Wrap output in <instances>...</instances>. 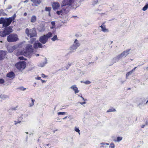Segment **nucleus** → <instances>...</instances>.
Segmentation results:
<instances>
[{"label":"nucleus","mask_w":148,"mask_h":148,"mask_svg":"<svg viewBox=\"0 0 148 148\" xmlns=\"http://www.w3.org/2000/svg\"><path fill=\"white\" fill-rule=\"evenodd\" d=\"M121 58L119 55H118L116 57H114L112 60V64L110 65L109 66L112 65L114 63H116L119 61V60Z\"/></svg>","instance_id":"9d476101"},{"label":"nucleus","mask_w":148,"mask_h":148,"mask_svg":"<svg viewBox=\"0 0 148 148\" xmlns=\"http://www.w3.org/2000/svg\"><path fill=\"white\" fill-rule=\"evenodd\" d=\"M132 73H133L131 71L127 72L126 74L127 79V77L131 75V74H132Z\"/></svg>","instance_id":"7c9ffc66"},{"label":"nucleus","mask_w":148,"mask_h":148,"mask_svg":"<svg viewBox=\"0 0 148 148\" xmlns=\"http://www.w3.org/2000/svg\"><path fill=\"white\" fill-rule=\"evenodd\" d=\"M53 8L54 10H56L58 9L60 7V4L58 2H54L52 5Z\"/></svg>","instance_id":"ddd939ff"},{"label":"nucleus","mask_w":148,"mask_h":148,"mask_svg":"<svg viewBox=\"0 0 148 148\" xmlns=\"http://www.w3.org/2000/svg\"><path fill=\"white\" fill-rule=\"evenodd\" d=\"M71 64L70 63H68L67 66L66 67V69L67 70L70 67V66H71Z\"/></svg>","instance_id":"4c0bfd02"},{"label":"nucleus","mask_w":148,"mask_h":148,"mask_svg":"<svg viewBox=\"0 0 148 148\" xmlns=\"http://www.w3.org/2000/svg\"><path fill=\"white\" fill-rule=\"evenodd\" d=\"M68 118H69L71 120L73 119V117L71 116V115H69L68 116Z\"/></svg>","instance_id":"79ce46f5"},{"label":"nucleus","mask_w":148,"mask_h":148,"mask_svg":"<svg viewBox=\"0 0 148 148\" xmlns=\"http://www.w3.org/2000/svg\"><path fill=\"white\" fill-rule=\"evenodd\" d=\"M51 9V7H46L45 8V11L48 12H50V11Z\"/></svg>","instance_id":"cd10ccee"},{"label":"nucleus","mask_w":148,"mask_h":148,"mask_svg":"<svg viewBox=\"0 0 148 148\" xmlns=\"http://www.w3.org/2000/svg\"><path fill=\"white\" fill-rule=\"evenodd\" d=\"M36 40V38H31L30 40V42L32 44Z\"/></svg>","instance_id":"72a5a7b5"},{"label":"nucleus","mask_w":148,"mask_h":148,"mask_svg":"<svg viewBox=\"0 0 148 148\" xmlns=\"http://www.w3.org/2000/svg\"><path fill=\"white\" fill-rule=\"evenodd\" d=\"M116 110L115 109L112 108L111 109H110L108 110L107 111V112H113L116 111Z\"/></svg>","instance_id":"c85d7f7f"},{"label":"nucleus","mask_w":148,"mask_h":148,"mask_svg":"<svg viewBox=\"0 0 148 148\" xmlns=\"http://www.w3.org/2000/svg\"><path fill=\"white\" fill-rule=\"evenodd\" d=\"M28 1V0H25V1H24V3L27 2Z\"/></svg>","instance_id":"052dcab7"},{"label":"nucleus","mask_w":148,"mask_h":148,"mask_svg":"<svg viewBox=\"0 0 148 148\" xmlns=\"http://www.w3.org/2000/svg\"><path fill=\"white\" fill-rule=\"evenodd\" d=\"M7 15V14L4 12L3 9H1L0 10V16H5Z\"/></svg>","instance_id":"5701e85b"},{"label":"nucleus","mask_w":148,"mask_h":148,"mask_svg":"<svg viewBox=\"0 0 148 148\" xmlns=\"http://www.w3.org/2000/svg\"><path fill=\"white\" fill-rule=\"evenodd\" d=\"M82 100L83 101H85L86 100H85V99L83 97H82Z\"/></svg>","instance_id":"338daca9"},{"label":"nucleus","mask_w":148,"mask_h":148,"mask_svg":"<svg viewBox=\"0 0 148 148\" xmlns=\"http://www.w3.org/2000/svg\"><path fill=\"white\" fill-rule=\"evenodd\" d=\"M55 22L54 21L51 22V24L53 26H54L55 25Z\"/></svg>","instance_id":"37998d69"},{"label":"nucleus","mask_w":148,"mask_h":148,"mask_svg":"<svg viewBox=\"0 0 148 148\" xmlns=\"http://www.w3.org/2000/svg\"><path fill=\"white\" fill-rule=\"evenodd\" d=\"M74 2V0H64L62 3V7H63L66 5L71 6Z\"/></svg>","instance_id":"6e6552de"},{"label":"nucleus","mask_w":148,"mask_h":148,"mask_svg":"<svg viewBox=\"0 0 148 148\" xmlns=\"http://www.w3.org/2000/svg\"><path fill=\"white\" fill-rule=\"evenodd\" d=\"M4 30L7 33L8 35L10 33L12 32V28L11 27H5Z\"/></svg>","instance_id":"2eb2a0df"},{"label":"nucleus","mask_w":148,"mask_h":148,"mask_svg":"<svg viewBox=\"0 0 148 148\" xmlns=\"http://www.w3.org/2000/svg\"><path fill=\"white\" fill-rule=\"evenodd\" d=\"M47 60L46 58L45 59V62H42L40 63L39 64L38 66L41 67H43L45 66V64L47 63Z\"/></svg>","instance_id":"a211bd4d"},{"label":"nucleus","mask_w":148,"mask_h":148,"mask_svg":"<svg viewBox=\"0 0 148 148\" xmlns=\"http://www.w3.org/2000/svg\"><path fill=\"white\" fill-rule=\"evenodd\" d=\"M106 143H101L100 144H101V145H106Z\"/></svg>","instance_id":"864d4df0"},{"label":"nucleus","mask_w":148,"mask_h":148,"mask_svg":"<svg viewBox=\"0 0 148 148\" xmlns=\"http://www.w3.org/2000/svg\"><path fill=\"white\" fill-rule=\"evenodd\" d=\"M83 83L86 84H89L90 83V82L89 81H86L85 82H84Z\"/></svg>","instance_id":"58836bf2"},{"label":"nucleus","mask_w":148,"mask_h":148,"mask_svg":"<svg viewBox=\"0 0 148 148\" xmlns=\"http://www.w3.org/2000/svg\"><path fill=\"white\" fill-rule=\"evenodd\" d=\"M66 113V112H58V115H64Z\"/></svg>","instance_id":"e433bc0d"},{"label":"nucleus","mask_w":148,"mask_h":148,"mask_svg":"<svg viewBox=\"0 0 148 148\" xmlns=\"http://www.w3.org/2000/svg\"><path fill=\"white\" fill-rule=\"evenodd\" d=\"M27 138H28V136H27L26 138V141H27Z\"/></svg>","instance_id":"0e129e2a"},{"label":"nucleus","mask_w":148,"mask_h":148,"mask_svg":"<svg viewBox=\"0 0 148 148\" xmlns=\"http://www.w3.org/2000/svg\"><path fill=\"white\" fill-rule=\"evenodd\" d=\"M4 82V80L2 78H0V84H3Z\"/></svg>","instance_id":"ea45409f"},{"label":"nucleus","mask_w":148,"mask_h":148,"mask_svg":"<svg viewBox=\"0 0 148 148\" xmlns=\"http://www.w3.org/2000/svg\"><path fill=\"white\" fill-rule=\"evenodd\" d=\"M115 145L113 143H111L109 147L110 148H114Z\"/></svg>","instance_id":"c9c22d12"},{"label":"nucleus","mask_w":148,"mask_h":148,"mask_svg":"<svg viewBox=\"0 0 148 148\" xmlns=\"http://www.w3.org/2000/svg\"><path fill=\"white\" fill-rule=\"evenodd\" d=\"M7 76L10 78H14L15 76V74L13 72H11L7 74Z\"/></svg>","instance_id":"6ab92c4d"},{"label":"nucleus","mask_w":148,"mask_h":148,"mask_svg":"<svg viewBox=\"0 0 148 148\" xmlns=\"http://www.w3.org/2000/svg\"><path fill=\"white\" fill-rule=\"evenodd\" d=\"M141 100H142V102H141L139 104V105H140L142 104H143V103H145V100H146L144 98H141Z\"/></svg>","instance_id":"473e14b6"},{"label":"nucleus","mask_w":148,"mask_h":148,"mask_svg":"<svg viewBox=\"0 0 148 148\" xmlns=\"http://www.w3.org/2000/svg\"><path fill=\"white\" fill-rule=\"evenodd\" d=\"M148 8V2L146 3L145 6L142 9L143 10V11H146Z\"/></svg>","instance_id":"a878e982"},{"label":"nucleus","mask_w":148,"mask_h":148,"mask_svg":"<svg viewBox=\"0 0 148 148\" xmlns=\"http://www.w3.org/2000/svg\"><path fill=\"white\" fill-rule=\"evenodd\" d=\"M101 28L102 31L104 32H109V30L106 28L105 25L103 23L102 25L99 26Z\"/></svg>","instance_id":"f3484780"},{"label":"nucleus","mask_w":148,"mask_h":148,"mask_svg":"<svg viewBox=\"0 0 148 148\" xmlns=\"http://www.w3.org/2000/svg\"><path fill=\"white\" fill-rule=\"evenodd\" d=\"M19 59L21 60H26V59H25L23 56L19 57Z\"/></svg>","instance_id":"a19ab883"},{"label":"nucleus","mask_w":148,"mask_h":148,"mask_svg":"<svg viewBox=\"0 0 148 148\" xmlns=\"http://www.w3.org/2000/svg\"><path fill=\"white\" fill-rule=\"evenodd\" d=\"M122 137L119 136L117 137L116 140L114 139L113 140L115 142H119L122 140Z\"/></svg>","instance_id":"b1692460"},{"label":"nucleus","mask_w":148,"mask_h":148,"mask_svg":"<svg viewBox=\"0 0 148 148\" xmlns=\"http://www.w3.org/2000/svg\"><path fill=\"white\" fill-rule=\"evenodd\" d=\"M68 117V116H66L65 117L63 118L62 119L63 120L65 119H66Z\"/></svg>","instance_id":"4d7b16f0"},{"label":"nucleus","mask_w":148,"mask_h":148,"mask_svg":"<svg viewBox=\"0 0 148 148\" xmlns=\"http://www.w3.org/2000/svg\"><path fill=\"white\" fill-rule=\"evenodd\" d=\"M46 46L45 45H42L38 41L35 42L34 44V47L35 49L39 48H45Z\"/></svg>","instance_id":"1a4fd4ad"},{"label":"nucleus","mask_w":148,"mask_h":148,"mask_svg":"<svg viewBox=\"0 0 148 148\" xmlns=\"http://www.w3.org/2000/svg\"><path fill=\"white\" fill-rule=\"evenodd\" d=\"M37 17L35 15L32 16L31 18L30 22L31 23H34L36 21Z\"/></svg>","instance_id":"aec40b11"},{"label":"nucleus","mask_w":148,"mask_h":148,"mask_svg":"<svg viewBox=\"0 0 148 148\" xmlns=\"http://www.w3.org/2000/svg\"><path fill=\"white\" fill-rule=\"evenodd\" d=\"M7 52L6 51H0V60L3 59L7 54Z\"/></svg>","instance_id":"9b49d317"},{"label":"nucleus","mask_w":148,"mask_h":148,"mask_svg":"<svg viewBox=\"0 0 148 148\" xmlns=\"http://www.w3.org/2000/svg\"><path fill=\"white\" fill-rule=\"evenodd\" d=\"M58 70L59 71H62L63 70L62 69H59Z\"/></svg>","instance_id":"69168bd1"},{"label":"nucleus","mask_w":148,"mask_h":148,"mask_svg":"<svg viewBox=\"0 0 148 148\" xmlns=\"http://www.w3.org/2000/svg\"><path fill=\"white\" fill-rule=\"evenodd\" d=\"M34 49L32 45L28 44L27 45L26 47V51L25 53V54L29 55L33 51Z\"/></svg>","instance_id":"0eeeda50"},{"label":"nucleus","mask_w":148,"mask_h":148,"mask_svg":"<svg viewBox=\"0 0 148 148\" xmlns=\"http://www.w3.org/2000/svg\"><path fill=\"white\" fill-rule=\"evenodd\" d=\"M18 40L17 35L16 34H11L8 36L7 38V40L9 42H15Z\"/></svg>","instance_id":"39448f33"},{"label":"nucleus","mask_w":148,"mask_h":148,"mask_svg":"<svg viewBox=\"0 0 148 148\" xmlns=\"http://www.w3.org/2000/svg\"><path fill=\"white\" fill-rule=\"evenodd\" d=\"M16 67L19 70L22 71L26 67V63L24 61L19 62L15 65Z\"/></svg>","instance_id":"423d86ee"},{"label":"nucleus","mask_w":148,"mask_h":148,"mask_svg":"<svg viewBox=\"0 0 148 148\" xmlns=\"http://www.w3.org/2000/svg\"><path fill=\"white\" fill-rule=\"evenodd\" d=\"M78 96L82 98V97H83L82 95L80 96L79 95H78Z\"/></svg>","instance_id":"774afa93"},{"label":"nucleus","mask_w":148,"mask_h":148,"mask_svg":"<svg viewBox=\"0 0 148 148\" xmlns=\"http://www.w3.org/2000/svg\"><path fill=\"white\" fill-rule=\"evenodd\" d=\"M51 40L53 41H54L56 40H58V38H57V35H55L53 37L51 38Z\"/></svg>","instance_id":"c756f323"},{"label":"nucleus","mask_w":148,"mask_h":148,"mask_svg":"<svg viewBox=\"0 0 148 148\" xmlns=\"http://www.w3.org/2000/svg\"><path fill=\"white\" fill-rule=\"evenodd\" d=\"M16 16V14H15L12 16L8 18L1 17L0 18V24H3V27H7L11 24L12 21L14 23V20Z\"/></svg>","instance_id":"f257e3e1"},{"label":"nucleus","mask_w":148,"mask_h":148,"mask_svg":"<svg viewBox=\"0 0 148 148\" xmlns=\"http://www.w3.org/2000/svg\"><path fill=\"white\" fill-rule=\"evenodd\" d=\"M49 12V16H51V14H50V12Z\"/></svg>","instance_id":"680f3d73"},{"label":"nucleus","mask_w":148,"mask_h":148,"mask_svg":"<svg viewBox=\"0 0 148 148\" xmlns=\"http://www.w3.org/2000/svg\"><path fill=\"white\" fill-rule=\"evenodd\" d=\"M25 32L27 36L30 38L35 37L37 35L36 31L34 28L30 29L27 28L25 29Z\"/></svg>","instance_id":"f03ea898"},{"label":"nucleus","mask_w":148,"mask_h":148,"mask_svg":"<svg viewBox=\"0 0 148 148\" xmlns=\"http://www.w3.org/2000/svg\"><path fill=\"white\" fill-rule=\"evenodd\" d=\"M41 81H42V83H44L46 81L45 80H43L42 79H41Z\"/></svg>","instance_id":"6e6d98bb"},{"label":"nucleus","mask_w":148,"mask_h":148,"mask_svg":"<svg viewBox=\"0 0 148 148\" xmlns=\"http://www.w3.org/2000/svg\"><path fill=\"white\" fill-rule=\"evenodd\" d=\"M14 122L15 123L14 124L15 125H16V124L17 123H20V122H21V121H18L17 122H16V121H14Z\"/></svg>","instance_id":"8fccbe9b"},{"label":"nucleus","mask_w":148,"mask_h":148,"mask_svg":"<svg viewBox=\"0 0 148 148\" xmlns=\"http://www.w3.org/2000/svg\"><path fill=\"white\" fill-rule=\"evenodd\" d=\"M79 46L80 44L78 41L77 39H76L75 40L73 44L71 45L70 47V53H72V52L75 51L77 47Z\"/></svg>","instance_id":"20e7f679"},{"label":"nucleus","mask_w":148,"mask_h":148,"mask_svg":"<svg viewBox=\"0 0 148 148\" xmlns=\"http://www.w3.org/2000/svg\"><path fill=\"white\" fill-rule=\"evenodd\" d=\"M145 124L146 125H148V120L146 121L145 123Z\"/></svg>","instance_id":"3c124183"},{"label":"nucleus","mask_w":148,"mask_h":148,"mask_svg":"<svg viewBox=\"0 0 148 148\" xmlns=\"http://www.w3.org/2000/svg\"><path fill=\"white\" fill-rule=\"evenodd\" d=\"M0 98L3 100H5L9 98V97L5 95L1 94L0 95Z\"/></svg>","instance_id":"4be33fe9"},{"label":"nucleus","mask_w":148,"mask_h":148,"mask_svg":"<svg viewBox=\"0 0 148 148\" xmlns=\"http://www.w3.org/2000/svg\"><path fill=\"white\" fill-rule=\"evenodd\" d=\"M20 89L21 90H25L26 89L25 88H23V87H21V88H20Z\"/></svg>","instance_id":"49530a36"},{"label":"nucleus","mask_w":148,"mask_h":148,"mask_svg":"<svg viewBox=\"0 0 148 148\" xmlns=\"http://www.w3.org/2000/svg\"><path fill=\"white\" fill-rule=\"evenodd\" d=\"M31 99L32 100H31V103H30L29 104V106L30 107H32L34 105V102L35 101V100L33 99L32 98H31Z\"/></svg>","instance_id":"bb28decb"},{"label":"nucleus","mask_w":148,"mask_h":148,"mask_svg":"<svg viewBox=\"0 0 148 148\" xmlns=\"http://www.w3.org/2000/svg\"><path fill=\"white\" fill-rule=\"evenodd\" d=\"M63 11V13H64L66 14H68L69 11V10L68 8H64V9L62 10Z\"/></svg>","instance_id":"393cba45"},{"label":"nucleus","mask_w":148,"mask_h":148,"mask_svg":"<svg viewBox=\"0 0 148 148\" xmlns=\"http://www.w3.org/2000/svg\"><path fill=\"white\" fill-rule=\"evenodd\" d=\"M41 76L43 77H47V76L45 75V74H42L41 75Z\"/></svg>","instance_id":"a18cd8bd"},{"label":"nucleus","mask_w":148,"mask_h":148,"mask_svg":"<svg viewBox=\"0 0 148 148\" xmlns=\"http://www.w3.org/2000/svg\"><path fill=\"white\" fill-rule=\"evenodd\" d=\"M130 51V49H128L126 51H123L122 53L120 54L119 55L121 58L123 57H125L127 55L129 54V51Z\"/></svg>","instance_id":"f8f14e48"},{"label":"nucleus","mask_w":148,"mask_h":148,"mask_svg":"<svg viewBox=\"0 0 148 148\" xmlns=\"http://www.w3.org/2000/svg\"><path fill=\"white\" fill-rule=\"evenodd\" d=\"M137 68V67H134L131 71L133 73V72H134L135 71L136 69Z\"/></svg>","instance_id":"c03bdc74"},{"label":"nucleus","mask_w":148,"mask_h":148,"mask_svg":"<svg viewBox=\"0 0 148 148\" xmlns=\"http://www.w3.org/2000/svg\"><path fill=\"white\" fill-rule=\"evenodd\" d=\"M145 125H145H145H142L141 126V127H142V128H144V127L145 126Z\"/></svg>","instance_id":"603ef678"},{"label":"nucleus","mask_w":148,"mask_h":148,"mask_svg":"<svg viewBox=\"0 0 148 148\" xmlns=\"http://www.w3.org/2000/svg\"><path fill=\"white\" fill-rule=\"evenodd\" d=\"M79 103L81 104L82 105H83L84 104L86 103V102H79Z\"/></svg>","instance_id":"de8ad7c7"},{"label":"nucleus","mask_w":148,"mask_h":148,"mask_svg":"<svg viewBox=\"0 0 148 148\" xmlns=\"http://www.w3.org/2000/svg\"><path fill=\"white\" fill-rule=\"evenodd\" d=\"M63 11L62 10H61L60 11H57L56 12V13L57 14L59 15L60 14H62V13H63Z\"/></svg>","instance_id":"2f4dec72"},{"label":"nucleus","mask_w":148,"mask_h":148,"mask_svg":"<svg viewBox=\"0 0 148 148\" xmlns=\"http://www.w3.org/2000/svg\"><path fill=\"white\" fill-rule=\"evenodd\" d=\"M75 92V93L76 94V93L79 92V91L78 90L77 88L76 87V85H73L70 87Z\"/></svg>","instance_id":"dca6fc26"},{"label":"nucleus","mask_w":148,"mask_h":148,"mask_svg":"<svg viewBox=\"0 0 148 148\" xmlns=\"http://www.w3.org/2000/svg\"><path fill=\"white\" fill-rule=\"evenodd\" d=\"M12 8V7L11 6H9L8 8V9H11Z\"/></svg>","instance_id":"13d9d810"},{"label":"nucleus","mask_w":148,"mask_h":148,"mask_svg":"<svg viewBox=\"0 0 148 148\" xmlns=\"http://www.w3.org/2000/svg\"><path fill=\"white\" fill-rule=\"evenodd\" d=\"M52 35V33L49 32L46 35L41 36L39 38V40L42 43L45 44L47 41L48 38L51 36Z\"/></svg>","instance_id":"7ed1b4c3"},{"label":"nucleus","mask_w":148,"mask_h":148,"mask_svg":"<svg viewBox=\"0 0 148 148\" xmlns=\"http://www.w3.org/2000/svg\"><path fill=\"white\" fill-rule=\"evenodd\" d=\"M124 81H121V84H123V83H124Z\"/></svg>","instance_id":"bf43d9fd"},{"label":"nucleus","mask_w":148,"mask_h":148,"mask_svg":"<svg viewBox=\"0 0 148 148\" xmlns=\"http://www.w3.org/2000/svg\"><path fill=\"white\" fill-rule=\"evenodd\" d=\"M16 108H13L12 109V110H16Z\"/></svg>","instance_id":"e2e57ef3"},{"label":"nucleus","mask_w":148,"mask_h":148,"mask_svg":"<svg viewBox=\"0 0 148 148\" xmlns=\"http://www.w3.org/2000/svg\"><path fill=\"white\" fill-rule=\"evenodd\" d=\"M75 130L76 132H77L79 135L80 134V130L78 128H77V127H75Z\"/></svg>","instance_id":"f704fd0d"},{"label":"nucleus","mask_w":148,"mask_h":148,"mask_svg":"<svg viewBox=\"0 0 148 148\" xmlns=\"http://www.w3.org/2000/svg\"><path fill=\"white\" fill-rule=\"evenodd\" d=\"M34 3L32 5L35 6H37L38 5H39L41 2L42 0H31Z\"/></svg>","instance_id":"4468645a"},{"label":"nucleus","mask_w":148,"mask_h":148,"mask_svg":"<svg viewBox=\"0 0 148 148\" xmlns=\"http://www.w3.org/2000/svg\"><path fill=\"white\" fill-rule=\"evenodd\" d=\"M27 14V13L26 12H25L24 13V14H23V16H26Z\"/></svg>","instance_id":"5fc2aeb1"},{"label":"nucleus","mask_w":148,"mask_h":148,"mask_svg":"<svg viewBox=\"0 0 148 148\" xmlns=\"http://www.w3.org/2000/svg\"><path fill=\"white\" fill-rule=\"evenodd\" d=\"M36 79L40 80H41V78L40 77H37V78H36Z\"/></svg>","instance_id":"09e8293b"},{"label":"nucleus","mask_w":148,"mask_h":148,"mask_svg":"<svg viewBox=\"0 0 148 148\" xmlns=\"http://www.w3.org/2000/svg\"><path fill=\"white\" fill-rule=\"evenodd\" d=\"M7 35H8L4 30L3 31H1L0 32V36L1 37H4Z\"/></svg>","instance_id":"412c9836"}]
</instances>
